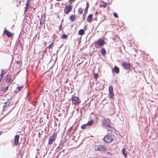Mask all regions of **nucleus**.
Instances as JSON below:
<instances>
[{
	"mask_svg": "<svg viewBox=\"0 0 158 158\" xmlns=\"http://www.w3.org/2000/svg\"><path fill=\"white\" fill-rule=\"evenodd\" d=\"M111 121L109 118H104L102 120V126L106 129L108 131L111 132L112 130L113 127L111 126Z\"/></svg>",
	"mask_w": 158,
	"mask_h": 158,
	"instance_id": "nucleus-1",
	"label": "nucleus"
},
{
	"mask_svg": "<svg viewBox=\"0 0 158 158\" xmlns=\"http://www.w3.org/2000/svg\"><path fill=\"white\" fill-rule=\"evenodd\" d=\"M106 44V43L105 42L104 39L102 38H99L97 40L94 41L95 47L97 48L103 46L104 44Z\"/></svg>",
	"mask_w": 158,
	"mask_h": 158,
	"instance_id": "nucleus-2",
	"label": "nucleus"
},
{
	"mask_svg": "<svg viewBox=\"0 0 158 158\" xmlns=\"http://www.w3.org/2000/svg\"><path fill=\"white\" fill-rule=\"evenodd\" d=\"M114 137L113 134L110 133V134L106 135L104 137L103 139L105 143H109L114 139Z\"/></svg>",
	"mask_w": 158,
	"mask_h": 158,
	"instance_id": "nucleus-3",
	"label": "nucleus"
},
{
	"mask_svg": "<svg viewBox=\"0 0 158 158\" xmlns=\"http://www.w3.org/2000/svg\"><path fill=\"white\" fill-rule=\"evenodd\" d=\"M67 138H68L67 136H66V135H65L64 138L61 140L59 145L56 149V152H58L61 151L63 146L64 145V144L66 142V139Z\"/></svg>",
	"mask_w": 158,
	"mask_h": 158,
	"instance_id": "nucleus-4",
	"label": "nucleus"
},
{
	"mask_svg": "<svg viewBox=\"0 0 158 158\" xmlns=\"http://www.w3.org/2000/svg\"><path fill=\"white\" fill-rule=\"evenodd\" d=\"M74 125L75 124H74L73 126L71 127L66 132V135L68 139L70 138L71 136L75 133V131L73 130Z\"/></svg>",
	"mask_w": 158,
	"mask_h": 158,
	"instance_id": "nucleus-5",
	"label": "nucleus"
},
{
	"mask_svg": "<svg viewBox=\"0 0 158 158\" xmlns=\"http://www.w3.org/2000/svg\"><path fill=\"white\" fill-rule=\"evenodd\" d=\"M57 135V132L53 133L50 136L48 139V144L49 145L52 144L54 142L56 138Z\"/></svg>",
	"mask_w": 158,
	"mask_h": 158,
	"instance_id": "nucleus-6",
	"label": "nucleus"
},
{
	"mask_svg": "<svg viewBox=\"0 0 158 158\" xmlns=\"http://www.w3.org/2000/svg\"><path fill=\"white\" fill-rule=\"evenodd\" d=\"M121 65L126 70H130L132 67L131 64L126 62H123Z\"/></svg>",
	"mask_w": 158,
	"mask_h": 158,
	"instance_id": "nucleus-7",
	"label": "nucleus"
},
{
	"mask_svg": "<svg viewBox=\"0 0 158 158\" xmlns=\"http://www.w3.org/2000/svg\"><path fill=\"white\" fill-rule=\"evenodd\" d=\"M71 100L73 103L75 105H79L81 102L79 98L76 96H72Z\"/></svg>",
	"mask_w": 158,
	"mask_h": 158,
	"instance_id": "nucleus-8",
	"label": "nucleus"
},
{
	"mask_svg": "<svg viewBox=\"0 0 158 158\" xmlns=\"http://www.w3.org/2000/svg\"><path fill=\"white\" fill-rule=\"evenodd\" d=\"M73 6L71 4L66 5L64 9V12L66 14H68L72 10Z\"/></svg>",
	"mask_w": 158,
	"mask_h": 158,
	"instance_id": "nucleus-9",
	"label": "nucleus"
},
{
	"mask_svg": "<svg viewBox=\"0 0 158 158\" xmlns=\"http://www.w3.org/2000/svg\"><path fill=\"white\" fill-rule=\"evenodd\" d=\"M109 96L111 99H113L114 97V94L113 92V87L112 85H110L109 87Z\"/></svg>",
	"mask_w": 158,
	"mask_h": 158,
	"instance_id": "nucleus-10",
	"label": "nucleus"
},
{
	"mask_svg": "<svg viewBox=\"0 0 158 158\" xmlns=\"http://www.w3.org/2000/svg\"><path fill=\"white\" fill-rule=\"evenodd\" d=\"M89 2H87L86 3V7L85 9V11L83 15V20L82 21H84L85 20V16L86 15V13H87L88 12V8L89 7Z\"/></svg>",
	"mask_w": 158,
	"mask_h": 158,
	"instance_id": "nucleus-11",
	"label": "nucleus"
},
{
	"mask_svg": "<svg viewBox=\"0 0 158 158\" xmlns=\"http://www.w3.org/2000/svg\"><path fill=\"white\" fill-rule=\"evenodd\" d=\"M19 135H16L14 139V143L15 146H17L18 145H19Z\"/></svg>",
	"mask_w": 158,
	"mask_h": 158,
	"instance_id": "nucleus-12",
	"label": "nucleus"
},
{
	"mask_svg": "<svg viewBox=\"0 0 158 158\" xmlns=\"http://www.w3.org/2000/svg\"><path fill=\"white\" fill-rule=\"evenodd\" d=\"M98 148L99 151H101V152H106L107 150V148L105 146L101 145L98 146Z\"/></svg>",
	"mask_w": 158,
	"mask_h": 158,
	"instance_id": "nucleus-13",
	"label": "nucleus"
},
{
	"mask_svg": "<svg viewBox=\"0 0 158 158\" xmlns=\"http://www.w3.org/2000/svg\"><path fill=\"white\" fill-rule=\"evenodd\" d=\"M20 35H19L18 38H19ZM16 44L17 45V46L18 47H19V48H20L21 50L22 51L23 49V44L21 42V41L20 40H19V39H18L16 41Z\"/></svg>",
	"mask_w": 158,
	"mask_h": 158,
	"instance_id": "nucleus-14",
	"label": "nucleus"
},
{
	"mask_svg": "<svg viewBox=\"0 0 158 158\" xmlns=\"http://www.w3.org/2000/svg\"><path fill=\"white\" fill-rule=\"evenodd\" d=\"M6 81L8 83H11L13 81V80L12 78L11 75L9 73L6 75Z\"/></svg>",
	"mask_w": 158,
	"mask_h": 158,
	"instance_id": "nucleus-15",
	"label": "nucleus"
},
{
	"mask_svg": "<svg viewBox=\"0 0 158 158\" xmlns=\"http://www.w3.org/2000/svg\"><path fill=\"white\" fill-rule=\"evenodd\" d=\"M3 34H5L9 37H10L14 35L13 34L5 29H4Z\"/></svg>",
	"mask_w": 158,
	"mask_h": 158,
	"instance_id": "nucleus-16",
	"label": "nucleus"
},
{
	"mask_svg": "<svg viewBox=\"0 0 158 158\" xmlns=\"http://www.w3.org/2000/svg\"><path fill=\"white\" fill-rule=\"evenodd\" d=\"M112 72L118 74L119 72V69L116 66H114L113 69H112Z\"/></svg>",
	"mask_w": 158,
	"mask_h": 158,
	"instance_id": "nucleus-17",
	"label": "nucleus"
},
{
	"mask_svg": "<svg viewBox=\"0 0 158 158\" xmlns=\"http://www.w3.org/2000/svg\"><path fill=\"white\" fill-rule=\"evenodd\" d=\"M93 17V14H90L87 17L86 21L89 23H90L92 22Z\"/></svg>",
	"mask_w": 158,
	"mask_h": 158,
	"instance_id": "nucleus-18",
	"label": "nucleus"
},
{
	"mask_svg": "<svg viewBox=\"0 0 158 158\" xmlns=\"http://www.w3.org/2000/svg\"><path fill=\"white\" fill-rule=\"evenodd\" d=\"M13 104L11 103V102H9L8 104L4 105L3 106V111H6V108L10 106L11 105H12Z\"/></svg>",
	"mask_w": 158,
	"mask_h": 158,
	"instance_id": "nucleus-19",
	"label": "nucleus"
},
{
	"mask_svg": "<svg viewBox=\"0 0 158 158\" xmlns=\"http://www.w3.org/2000/svg\"><path fill=\"white\" fill-rule=\"evenodd\" d=\"M122 154L125 158L127 157V153L126 149L123 148L122 150Z\"/></svg>",
	"mask_w": 158,
	"mask_h": 158,
	"instance_id": "nucleus-20",
	"label": "nucleus"
},
{
	"mask_svg": "<svg viewBox=\"0 0 158 158\" xmlns=\"http://www.w3.org/2000/svg\"><path fill=\"white\" fill-rule=\"evenodd\" d=\"M76 18L75 15H72L69 17V19L71 22H73L76 19Z\"/></svg>",
	"mask_w": 158,
	"mask_h": 158,
	"instance_id": "nucleus-21",
	"label": "nucleus"
},
{
	"mask_svg": "<svg viewBox=\"0 0 158 158\" xmlns=\"http://www.w3.org/2000/svg\"><path fill=\"white\" fill-rule=\"evenodd\" d=\"M100 52L102 56H105L106 53V50L104 48H102Z\"/></svg>",
	"mask_w": 158,
	"mask_h": 158,
	"instance_id": "nucleus-22",
	"label": "nucleus"
},
{
	"mask_svg": "<svg viewBox=\"0 0 158 158\" xmlns=\"http://www.w3.org/2000/svg\"><path fill=\"white\" fill-rule=\"evenodd\" d=\"M78 34L79 35L82 36L84 35L85 34V31L83 29H81L79 30L78 32Z\"/></svg>",
	"mask_w": 158,
	"mask_h": 158,
	"instance_id": "nucleus-23",
	"label": "nucleus"
},
{
	"mask_svg": "<svg viewBox=\"0 0 158 158\" xmlns=\"http://www.w3.org/2000/svg\"><path fill=\"white\" fill-rule=\"evenodd\" d=\"M94 122V121L93 120H91L88 121L87 124L88 126H90L93 125Z\"/></svg>",
	"mask_w": 158,
	"mask_h": 158,
	"instance_id": "nucleus-24",
	"label": "nucleus"
},
{
	"mask_svg": "<svg viewBox=\"0 0 158 158\" xmlns=\"http://www.w3.org/2000/svg\"><path fill=\"white\" fill-rule=\"evenodd\" d=\"M68 37V35L65 34H63L61 36V38L62 39H66Z\"/></svg>",
	"mask_w": 158,
	"mask_h": 158,
	"instance_id": "nucleus-25",
	"label": "nucleus"
},
{
	"mask_svg": "<svg viewBox=\"0 0 158 158\" xmlns=\"http://www.w3.org/2000/svg\"><path fill=\"white\" fill-rule=\"evenodd\" d=\"M87 126H88L87 124L86 123L82 125L81 126V128L84 129H85Z\"/></svg>",
	"mask_w": 158,
	"mask_h": 158,
	"instance_id": "nucleus-26",
	"label": "nucleus"
},
{
	"mask_svg": "<svg viewBox=\"0 0 158 158\" xmlns=\"http://www.w3.org/2000/svg\"><path fill=\"white\" fill-rule=\"evenodd\" d=\"M31 0H27L26 4V8H29V3L31 2Z\"/></svg>",
	"mask_w": 158,
	"mask_h": 158,
	"instance_id": "nucleus-27",
	"label": "nucleus"
},
{
	"mask_svg": "<svg viewBox=\"0 0 158 158\" xmlns=\"http://www.w3.org/2000/svg\"><path fill=\"white\" fill-rule=\"evenodd\" d=\"M83 10L81 8H80L78 10V12L79 14H82L83 12Z\"/></svg>",
	"mask_w": 158,
	"mask_h": 158,
	"instance_id": "nucleus-28",
	"label": "nucleus"
},
{
	"mask_svg": "<svg viewBox=\"0 0 158 158\" xmlns=\"http://www.w3.org/2000/svg\"><path fill=\"white\" fill-rule=\"evenodd\" d=\"M6 73L5 70L2 69L1 71V74H0V76H2V78H3L4 74Z\"/></svg>",
	"mask_w": 158,
	"mask_h": 158,
	"instance_id": "nucleus-29",
	"label": "nucleus"
},
{
	"mask_svg": "<svg viewBox=\"0 0 158 158\" xmlns=\"http://www.w3.org/2000/svg\"><path fill=\"white\" fill-rule=\"evenodd\" d=\"M9 87V85L6 86L5 87V89H3V90H2L3 92L4 93H5L6 92V91L8 90Z\"/></svg>",
	"mask_w": 158,
	"mask_h": 158,
	"instance_id": "nucleus-30",
	"label": "nucleus"
},
{
	"mask_svg": "<svg viewBox=\"0 0 158 158\" xmlns=\"http://www.w3.org/2000/svg\"><path fill=\"white\" fill-rule=\"evenodd\" d=\"M98 77V74L97 73H94V78L97 79Z\"/></svg>",
	"mask_w": 158,
	"mask_h": 158,
	"instance_id": "nucleus-31",
	"label": "nucleus"
},
{
	"mask_svg": "<svg viewBox=\"0 0 158 158\" xmlns=\"http://www.w3.org/2000/svg\"><path fill=\"white\" fill-rule=\"evenodd\" d=\"M23 88V86H18L17 87L16 89L18 90L19 91H20L21 90V89Z\"/></svg>",
	"mask_w": 158,
	"mask_h": 158,
	"instance_id": "nucleus-32",
	"label": "nucleus"
},
{
	"mask_svg": "<svg viewBox=\"0 0 158 158\" xmlns=\"http://www.w3.org/2000/svg\"><path fill=\"white\" fill-rule=\"evenodd\" d=\"M113 15L114 16L115 18H118V14L116 13V12H114L113 13Z\"/></svg>",
	"mask_w": 158,
	"mask_h": 158,
	"instance_id": "nucleus-33",
	"label": "nucleus"
},
{
	"mask_svg": "<svg viewBox=\"0 0 158 158\" xmlns=\"http://www.w3.org/2000/svg\"><path fill=\"white\" fill-rule=\"evenodd\" d=\"M53 46V43L52 42V43H51L50 44H49L48 46V48L49 49H50L51 48H52Z\"/></svg>",
	"mask_w": 158,
	"mask_h": 158,
	"instance_id": "nucleus-34",
	"label": "nucleus"
},
{
	"mask_svg": "<svg viewBox=\"0 0 158 158\" xmlns=\"http://www.w3.org/2000/svg\"><path fill=\"white\" fill-rule=\"evenodd\" d=\"M103 3V6L104 8L106 6V3L104 1L102 2Z\"/></svg>",
	"mask_w": 158,
	"mask_h": 158,
	"instance_id": "nucleus-35",
	"label": "nucleus"
},
{
	"mask_svg": "<svg viewBox=\"0 0 158 158\" xmlns=\"http://www.w3.org/2000/svg\"><path fill=\"white\" fill-rule=\"evenodd\" d=\"M62 23H61L59 27V31H60L62 29Z\"/></svg>",
	"mask_w": 158,
	"mask_h": 158,
	"instance_id": "nucleus-36",
	"label": "nucleus"
},
{
	"mask_svg": "<svg viewBox=\"0 0 158 158\" xmlns=\"http://www.w3.org/2000/svg\"><path fill=\"white\" fill-rule=\"evenodd\" d=\"M16 64H18L19 66V67L20 66V61L19 60H17L16 61Z\"/></svg>",
	"mask_w": 158,
	"mask_h": 158,
	"instance_id": "nucleus-37",
	"label": "nucleus"
},
{
	"mask_svg": "<svg viewBox=\"0 0 158 158\" xmlns=\"http://www.w3.org/2000/svg\"><path fill=\"white\" fill-rule=\"evenodd\" d=\"M59 49H58V50H57V51H56V58L55 61H56L57 60V53H58V51H59Z\"/></svg>",
	"mask_w": 158,
	"mask_h": 158,
	"instance_id": "nucleus-38",
	"label": "nucleus"
},
{
	"mask_svg": "<svg viewBox=\"0 0 158 158\" xmlns=\"http://www.w3.org/2000/svg\"><path fill=\"white\" fill-rule=\"evenodd\" d=\"M81 37L79 40H78V44H80L81 43Z\"/></svg>",
	"mask_w": 158,
	"mask_h": 158,
	"instance_id": "nucleus-39",
	"label": "nucleus"
},
{
	"mask_svg": "<svg viewBox=\"0 0 158 158\" xmlns=\"http://www.w3.org/2000/svg\"><path fill=\"white\" fill-rule=\"evenodd\" d=\"M15 106L12 108V109L11 110H10V111H9V112L6 114H9L10 113V112L11 111L13 110V109L15 108Z\"/></svg>",
	"mask_w": 158,
	"mask_h": 158,
	"instance_id": "nucleus-40",
	"label": "nucleus"
},
{
	"mask_svg": "<svg viewBox=\"0 0 158 158\" xmlns=\"http://www.w3.org/2000/svg\"><path fill=\"white\" fill-rule=\"evenodd\" d=\"M18 156L19 157L20 156V158H22L23 157V155L21 153L19 152Z\"/></svg>",
	"mask_w": 158,
	"mask_h": 158,
	"instance_id": "nucleus-41",
	"label": "nucleus"
},
{
	"mask_svg": "<svg viewBox=\"0 0 158 158\" xmlns=\"http://www.w3.org/2000/svg\"><path fill=\"white\" fill-rule=\"evenodd\" d=\"M78 127V125L76 127H74V128L73 129V130H74V131H76L77 130Z\"/></svg>",
	"mask_w": 158,
	"mask_h": 158,
	"instance_id": "nucleus-42",
	"label": "nucleus"
},
{
	"mask_svg": "<svg viewBox=\"0 0 158 158\" xmlns=\"http://www.w3.org/2000/svg\"><path fill=\"white\" fill-rule=\"evenodd\" d=\"M35 6V7H33L32 6H31V8H33L34 9V10H35V9L37 8V6Z\"/></svg>",
	"mask_w": 158,
	"mask_h": 158,
	"instance_id": "nucleus-43",
	"label": "nucleus"
},
{
	"mask_svg": "<svg viewBox=\"0 0 158 158\" xmlns=\"http://www.w3.org/2000/svg\"><path fill=\"white\" fill-rule=\"evenodd\" d=\"M98 146H96L95 147V151H99V150H98Z\"/></svg>",
	"mask_w": 158,
	"mask_h": 158,
	"instance_id": "nucleus-44",
	"label": "nucleus"
},
{
	"mask_svg": "<svg viewBox=\"0 0 158 158\" xmlns=\"http://www.w3.org/2000/svg\"><path fill=\"white\" fill-rule=\"evenodd\" d=\"M107 153H108V154L110 155H112L113 154L112 153L110 152H107Z\"/></svg>",
	"mask_w": 158,
	"mask_h": 158,
	"instance_id": "nucleus-45",
	"label": "nucleus"
},
{
	"mask_svg": "<svg viewBox=\"0 0 158 158\" xmlns=\"http://www.w3.org/2000/svg\"><path fill=\"white\" fill-rule=\"evenodd\" d=\"M25 10H24V13H26V12H27V9H28V8H26V7H25Z\"/></svg>",
	"mask_w": 158,
	"mask_h": 158,
	"instance_id": "nucleus-46",
	"label": "nucleus"
},
{
	"mask_svg": "<svg viewBox=\"0 0 158 158\" xmlns=\"http://www.w3.org/2000/svg\"><path fill=\"white\" fill-rule=\"evenodd\" d=\"M33 105L34 106H35L36 105V103L35 102H34L33 103Z\"/></svg>",
	"mask_w": 158,
	"mask_h": 158,
	"instance_id": "nucleus-47",
	"label": "nucleus"
},
{
	"mask_svg": "<svg viewBox=\"0 0 158 158\" xmlns=\"http://www.w3.org/2000/svg\"><path fill=\"white\" fill-rule=\"evenodd\" d=\"M68 81H69V79H68V78H67V79H66V81H65V83H68Z\"/></svg>",
	"mask_w": 158,
	"mask_h": 158,
	"instance_id": "nucleus-48",
	"label": "nucleus"
},
{
	"mask_svg": "<svg viewBox=\"0 0 158 158\" xmlns=\"http://www.w3.org/2000/svg\"><path fill=\"white\" fill-rule=\"evenodd\" d=\"M84 31L86 30H87V27L86 26H85L84 27Z\"/></svg>",
	"mask_w": 158,
	"mask_h": 158,
	"instance_id": "nucleus-49",
	"label": "nucleus"
},
{
	"mask_svg": "<svg viewBox=\"0 0 158 158\" xmlns=\"http://www.w3.org/2000/svg\"><path fill=\"white\" fill-rule=\"evenodd\" d=\"M11 100H12V98H10L7 99V100H8L7 102H10V101H11Z\"/></svg>",
	"mask_w": 158,
	"mask_h": 158,
	"instance_id": "nucleus-50",
	"label": "nucleus"
},
{
	"mask_svg": "<svg viewBox=\"0 0 158 158\" xmlns=\"http://www.w3.org/2000/svg\"><path fill=\"white\" fill-rule=\"evenodd\" d=\"M2 78V76L1 75L0 76V82L1 81Z\"/></svg>",
	"mask_w": 158,
	"mask_h": 158,
	"instance_id": "nucleus-51",
	"label": "nucleus"
},
{
	"mask_svg": "<svg viewBox=\"0 0 158 158\" xmlns=\"http://www.w3.org/2000/svg\"><path fill=\"white\" fill-rule=\"evenodd\" d=\"M42 17L41 18V19L40 20V25H41V24H42V20H41V19H42Z\"/></svg>",
	"mask_w": 158,
	"mask_h": 158,
	"instance_id": "nucleus-52",
	"label": "nucleus"
},
{
	"mask_svg": "<svg viewBox=\"0 0 158 158\" xmlns=\"http://www.w3.org/2000/svg\"><path fill=\"white\" fill-rule=\"evenodd\" d=\"M93 20H94H94L97 21V17H96L95 18H94V19H93Z\"/></svg>",
	"mask_w": 158,
	"mask_h": 158,
	"instance_id": "nucleus-53",
	"label": "nucleus"
},
{
	"mask_svg": "<svg viewBox=\"0 0 158 158\" xmlns=\"http://www.w3.org/2000/svg\"><path fill=\"white\" fill-rule=\"evenodd\" d=\"M20 71V70L17 72V75H18L19 74V73Z\"/></svg>",
	"mask_w": 158,
	"mask_h": 158,
	"instance_id": "nucleus-54",
	"label": "nucleus"
},
{
	"mask_svg": "<svg viewBox=\"0 0 158 158\" xmlns=\"http://www.w3.org/2000/svg\"><path fill=\"white\" fill-rule=\"evenodd\" d=\"M8 102H5L4 103V104H5V105H6V104H8Z\"/></svg>",
	"mask_w": 158,
	"mask_h": 158,
	"instance_id": "nucleus-55",
	"label": "nucleus"
},
{
	"mask_svg": "<svg viewBox=\"0 0 158 158\" xmlns=\"http://www.w3.org/2000/svg\"><path fill=\"white\" fill-rule=\"evenodd\" d=\"M2 131H0V135H1V134L2 133Z\"/></svg>",
	"mask_w": 158,
	"mask_h": 158,
	"instance_id": "nucleus-56",
	"label": "nucleus"
},
{
	"mask_svg": "<svg viewBox=\"0 0 158 158\" xmlns=\"http://www.w3.org/2000/svg\"><path fill=\"white\" fill-rule=\"evenodd\" d=\"M18 102V100H17V102H16L15 104L16 105L17 103Z\"/></svg>",
	"mask_w": 158,
	"mask_h": 158,
	"instance_id": "nucleus-57",
	"label": "nucleus"
},
{
	"mask_svg": "<svg viewBox=\"0 0 158 158\" xmlns=\"http://www.w3.org/2000/svg\"><path fill=\"white\" fill-rule=\"evenodd\" d=\"M63 21H64V19H62V21H61V23H62V22H63Z\"/></svg>",
	"mask_w": 158,
	"mask_h": 158,
	"instance_id": "nucleus-58",
	"label": "nucleus"
},
{
	"mask_svg": "<svg viewBox=\"0 0 158 158\" xmlns=\"http://www.w3.org/2000/svg\"><path fill=\"white\" fill-rule=\"evenodd\" d=\"M15 78V75L14 76V77H13V80Z\"/></svg>",
	"mask_w": 158,
	"mask_h": 158,
	"instance_id": "nucleus-59",
	"label": "nucleus"
},
{
	"mask_svg": "<svg viewBox=\"0 0 158 158\" xmlns=\"http://www.w3.org/2000/svg\"><path fill=\"white\" fill-rule=\"evenodd\" d=\"M71 84L70 83H69V85L70 86L71 85Z\"/></svg>",
	"mask_w": 158,
	"mask_h": 158,
	"instance_id": "nucleus-60",
	"label": "nucleus"
},
{
	"mask_svg": "<svg viewBox=\"0 0 158 158\" xmlns=\"http://www.w3.org/2000/svg\"><path fill=\"white\" fill-rule=\"evenodd\" d=\"M14 92H15L16 93H17V91H15Z\"/></svg>",
	"mask_w": 158,
	"mask_h": 158,
	"instance_id": "nucleus-61",
	"label": "nucleus"
},
{
	"mask_svg": "<svg viewBox=\"0 0 158 158\" xmlns=\"http://www.w3.org/2000/svg\"><path fill=\"white\" fill-rule=\"evenodd\" d=\"M74 137H75V136H73V138L72 139H73L74 138Z\"/></svg>",
	"mask_w": 158,
	"mask_h": 158,
	"instance_id": "nucleus-62",
	"label": "nucleus"
},
{
	"mask_svg": "<svg viewBox=\"0 0 158 158\" xmlns=\"http://www.w3.org/2000/svg\"><path fill=\"white\" fill-rule=\"evenodd\" d=\"M2 118H1L0 119V121L1 120Z\"/></svg>",
	"mask_w": 158,
	"mask_h": 158,
	"instance_id": "nucleus-63",
	"label": "nucleus"
},
{
	"mask_svg": "<svg viewBox=\"0 0 158 158\" xmlns=\"http://www.w3.org/2000/svg\"><path fill=\"white\" fill-rule=\"evenodd\" d=\"M62 45H63V44L62 45H61V46H60V48L61 47H62Z\"/></svg>",
	"mask_w": 158,
	"mask_h": 158,
	"instance_id": "nucleus-64",
	"label": "nucleus"
}]
</instances>
